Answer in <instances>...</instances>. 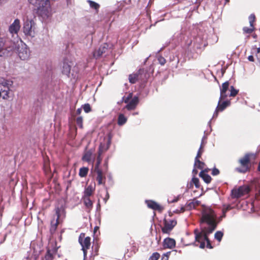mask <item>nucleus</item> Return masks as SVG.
<instances>
[{
	"instance_id": "nucleus-1",
	"label": "nucleus",
	"mask_w": 260,
	"mask_h": 260,
	"mask_svg": "<svg viewBox=\"0 0 260 260\" xmlns=\"http://www.w3.org/2000/svg\"><path fill=\"white\" fill-rule=\"evenodd\" d=\"M226 216V211L222 210V214L220 217H217L214 211L210 207H205L202 211L201 223H206L208 226L211 228L215 225L216 228L218 224Z\"/></svg>"
},
{
	"instance_id": "nucleus-2",
	"label": "nucleus",
	"mask_w": 260,
	"mask_h": 260,
	"mask_svg": "<svg viewBox=\"0 0 260 260\" xmlns=\"http://www.w3.org/2000/svg\"><path fill=\"white\" fill-rule=\"evenodd\" d=\"M215 229V225H213L211 228L201 226L200 231H199L198 229H194L193 233L196 241L198 242H200L201 240L206 241L207 243L206 247L208 248L212 249L213 246L208 237Z\"/></svg>"
},
{
	"instance_id": "nucleus-3",
	"label": "nucleus",
	"mask_w": 260,
	"mask_h": 260,
	"mask_svg": "<svg viewBox=\"0 0 260 260\" xmlns=\"http://www.w3.org/2000/svg\"><path fill=\"white\" fill-rule=\"evenodd\" d=\"M206 40L204 38L198 35L192 40L188 41L185 45V49L188 52L192 54L198 53L201 49L206 46Z\"/></svg>"
},
{
	"instance_id": "nucleus-4",
	"label": "nucleus",
	"mask_w": 260,
	"mask_h": 260,
	"mask_svg": "<svg viewBox=\"0 0 260 260\" xmlns=\"http://www.w3.org/2000/svg\"><path fill=\"white\" fill-rule=\"evenodd\" d=\"M35 7L37 13L42 16H48L50 8L49 0H28Z\"/></svg>"
},
{
	"instance_id": "nucleus-5",
	"label": "nucleus",
	"mask_w": 260,
	"mask_h": 260,
	"mask_svg": "<svg viewBox=\"0 0 260 260\" xmlns=\"http://www.w3.org/2000/svg\"><path fill=\"white\" fill-rule=\"evenodd\" d=\"M12 84V81L7 80H4L0 82V98L4 100H7L9 98L10 86Z\"/></svg>"
},
{
	"instance_id": "nucleus-6",
	"label": "nucleus",
	"mask_w": 260,
	"mask_h": 260,
	"mask_svg": "<svg viewBox=\"0 0 260 260\" xmlns=\"http://www.w3.org/2000/svg\"><path fill=\"white\" fill-rule=\"evenodd\" d=\"M72 62L69 61L67 58L63 60L62 64L61 67V72L63 75L67 76L68 78L71 77L73 79L76 78V73L75 74L74 71L71 72Z\"/></svg>"
},
{
	"instance_id": "nucleus-7",
	"label": "nucleus",
	"mask_w": 260,
	"mask_h": 260,
	"mask_svg": "<svg viewBox=\"0 0 260 260\" xmlns=\"http://www.w3.org/2000/svg\"><path fill=\"white\" fill-rule=\"evenodd\" d=\"M177 224V221L175 219L164 220V226L161 228V231L164 234H169L170 232Z\"/></svg>"
},
{
	"instance_id": "nucleus-8",
	"label": "nucleus",
	"mask_w": 260,
	"mask_h": 260,
	"mask_svg": "<svg viewBox=\"0 0 260 260\" xmlns=\"http://www.w3.org/2000/svg\"><path fill=\"white\" fill-rule=\"evenodd\" d=\"M83 237L84 236V234H81L79 237V243L81 245L82 248L89 249L91 245V238L90 237H86L83 240Z\"/></svg>"
},
{
	"instance_id": "nucleus-9",
	"label": "nucleus",
	"mask_w": 260,
	"mask_h": 260,
	"mask_svg": "<svg viewBox=\"0 0 260 260\" xmlns=\"http://www.w3.org/2000/svg\"><path fill=\"white\" fill-rule=\"evenodd\" d=\"M164 249H173L176 246V241L174 239L167 237L162 242Z\"/></svg>"
},
{
	"instance_id": "nucleus-10",
	"label": "nucleus",
	"mask_w": 260,
	"mask_h": 260,
	"mask_svg": "<svg viewBox=\"0 0 260 260\" xmlns=\"http://www.w3.org/2000/svg\"><path fill=\"white\" fill-rule=\"evenodd\" d=\"M109 47V45L107 43H104L101 45L99 49L93 52V56L98 58L100 57L104 53H106Z\"/></svg>"
},
{
	"instance_id": "nucleus-11",
	"label": "nucleus",
	"mask_w": 260,
	"mask_h": 260,
	"mask_svg": "<svg viewBox=\"0 0 260 260\" xmlns=\"http://www.w3.org/2000/svg\"><path fill=\"white\" fill-rule=\"evenodd\" d=\"M20 28V20L18 19H15L14 22L9 26V31L11 34H17Z\"/></svg>"
},
{
	"instance_id": "nucleus-12",
	"label": "nucleus",
	"mask_w": 260,
	"mask_h": 260,
	"mask_svg": "<svg viewBox=\"0 0 260 260\" xmlns=\"http://www.w3.org/2000/svg\"><path fill=\"white\" fill-rule=\"evenodd\" d=\"M32 21H26L24 22L23 29V32L26 36H33V31L32 30Z\"/></svg>"
},
{
	"instance_id": "nucleus-13",
	"label": "nucleus",
	"mask_w": 260,
	"mask_h": 260,
	"mask_svg": "<svg viewBox=\"0 0 260 260\" xmlns=\"http://www.w3.org/2000/svg\"><path fill=\"white\" fill-rule=\"evenodd\" d=\"M139 102V99L138 96H135L125 106V108L128 110H132L136 108L137 105Z\"/></svg>"
},
{
	"instance_id": "nucleus-14",
	"label": "nucleus",
	"mask_w": 260,
	"mask_h": 260,
	"mask_svg": "<svg viewBox=\"0 0 260 260\" xmlns=\"http://www.w3.org/2000/svg\"><path fill=\"white\" fill-rule=\"evenodd\" d=\"M147 207L154 210L161 211L163 208L156 202L153 200H145Z\"/></svg>"
},
{
	"instance_id": "nucleus-15",
	"label": "nucleus",
	"mask_w": 260,
	"mask_h": 260,
	"mask_svg": "<svg viewBox=\"0 0 260 260\" xmlns=\"http://www.w3.org/2000/svg\"><path fill=\"white\" fill-rule=\"evenodd\" d=\"M55 214L57 216L56 220L60 221L62 218L65 217L66 211L64 208L61 206L55 207Z\"/></svg>"
},
{
	"instance_id": "nucleus-16",
	"label": "nucleus",
	"mask_w": 260,
	"mask_h": 260,
	"mask_svg": "<svg viewBox=\"0 0 260 260\" xmlns=\"http://www.w3.org/2000/svg\"><path fill=\"white\" fill-rule=\"evenodd\" d=\"M103 147L102 146V144H101L99 147V151H98V156L97 157L96 159V162L95 165L94 167V171L95 172H98V171H102L100 168V166L102 162V158L101 157V155L102 153H103Z\"/></svg>"
},
{
	"instance_id": "nucleus-17",
	"label": "nucleus",
	"mask_w": 260,
	"mask_h": 260,
	"mask_svg": "<svg viewBox=\"0 0 260 260\" xmlns=\"http://www.w3.org/2000/svg\"><path fill=\"white\" fill-rule=\"evenodd\" d=\"M221 100H219L217 106L216 107V110H219V111L221 112L223 111L231 104V101L230 100H225L222 102Z\"/></svg>"
},
{
	"instance_id": "nucleus-18",
	"label": "nucleus",
	"mask_w": 260,
	"mask_h": 260,
	"mask_svg": "<svg viewBox=\"0 0 260 260\" xmlns=\"http://www.w3.org/2000/svg\"><path fill=\"white\" fill-rule=\"evenodd\" d=\"M206 170L201 171L199 173V176L206 183L209 184L211 182L212 178L209 174L206 173Z\"/></svg>"
},
{
	"instance_id": "nucleus-19",
	"label": "nucleus",
	"mask_w": 260,
	"mask_h": 260,
	"mask_svg": "<svg viewBox=\"0 0 260 260\" xmlns=\"http://www.w3.org/2000/svg\"><path fill=\"white\" fill-rule=\"evenodd\" d=\"M96 173L97 174L96 180L98 182V184L105 185L106 177L103 176V171H98Z\"/></svg>"
},
{
	"instance_id": "nucleus-20",
	"label": "nucleus",
	"mask_w": 260,
	"mask_h": 260,
	"mask_svg": "<svg viewBox=\"0 0 260 260\" xmlns=\"http://www.w3.org/2000/svg\"><path fill=\"white\" fill-rule=\"evenodd\" d=\"M252 154L247 153L244 157L239 160L240 163L243 167H248V164L250 162V156Z\"/></svg>"
},
{
	"instance_id": "nucleus-21",
	"label": "nucleus",
	"mask_w": 260,
	"mask_h": 260,
	"mask_svg": "<svg viewBox=\"0 0 260 260\" xmlns=\"http://www.w3.org/2000/svg\"><path fill=\"white\" fill-rule=\"evenodd\" d=\"M57 249L54 248L52 251L49 249H47L46 254L44 257L45 260H53V254L56 253Z\"/></svg>"
},
{
	"instance_id": "nucleus-22",
	"label": "nucleus",
	"mask_w": 260,
	"mask_h": 260,
	"mask_svg": "<svg viewBox=\"0 0 260 260\" xmlns=\"http://www.w3.org/2000/svg\"><path fill=\"white\" fill-rule=\"evenodd\" d=\"M94 188L91 185H88L87 187H86L84 191V195L83 197H89L92 195Z\"/></svg>"
},
{
	"instance_id": "nucleus-23",
	"label": "nucleus",
	"mask_w": 260,
	"mask_h": 260,
	"mask_svg": "<svg viewBox=\"0 0 260 260\" xmlns=\"http://www.w3.org/2000/svg\"><path fill=\"white\" fill-rule=\"evenodd\" d=\"M241 188H238L237 189H233L231 190V197L233 199H239L242 197L240 193Z\"/></svg>"
},
{
	"instance_id": "nucleus-24",
	"label": "nucleus",
	"mask_w": 260,
	"mask_h": 260,
	"mask_svg": "<svg viewBox=\"0 0 260 260\" xmlns=\"http://www.w3.org/2000/svg\"><path fill=\"white\" fill-rule=\"evenodd\" d=\"M127 121V118L123 114L120 113L118 116L117 124L119 126L124 125Z\"/></svg>"
},
{
	"instance_id": "nucleus-25",
	"label": "nucleus",
	"mask_w": 260,
	"mask_h": 260,
	"mask_svg": "<svg viewBox=\"0 0 260 260\" xmlns=\"http://www.w3.org/2000/svg\"><path fill=\"white\" fill-rule=\"evenodd\" d=\"M83 203L85 207L89 209H91L93 206L92 201L89 197H83Z\"/></svg>"
},
{
	"instance_id": "nucleus-26",
	"label": "nucleus",
	"mask_w": 260,
	"mask_h": 260,
	"mask_svg": "<svg viewBox=\"0 0 260 260\" xmlns=\"http://www.w3.org/2000/svg\"><path fill=\"white\" fill-rule=\"evenodd\" d=\"M92 155V152L91 150L86 151L82 157V159L83 161L89 162L91 160Z\"/></svg>"
},
{
	"instance_id": "nucleus-27",
	"label": "nucleus",
	"mask_w": 260,
	"mask_h": 260,
	"mask_svg": "<svg viewBox=\"0 0 260 260\" xmlns=\"http://www.w3.org/2000/svg\"><path fill=\"white\" fill-rule=\"evenodd\" d=\"M138 76H139V75H138V73H137L130 74L128 76L129 82L131 84L135 83L138 79Z\"/></svg>"
},
{
	"instance_id": "nucleus-28",
	"label": "nucleus",
	"mask_w": 260,
	"mask_h": 260,
	"mask_svg": "<svg viewBox=\"0 0 260 260\" xmlns=\"http://www.w3.org/2000/svg\"><path fill=\"white\" fill-rule=\"evenodd\" d=\"M89 169L88 167H83L79 170V175L81 177H85L87 176Z\"/></svg>"
},
{
	"instance_id": "nucleus-29",
	"label": "nucleus",
	"mask_w": 260,
	"mask_h": 260,
	"mask_svg": "<svg viewBox=\"0 0 260 260\" xmlns=\"http://www.w3.org/2000/svg\"><path fill=\"white\" fill-rule=\"evenodd\" d=\"M238 188H241L240 193L242 196L245 194L248 193L250 191V187L248 185H242L239 186Z\"/></svg>"
},
{
	"instance_id": "nucleus-30",
	"label": "nucleus",
	"mask_w": 260,
	"mask_h": 260,
	"mask_svg": "<svg viewBox=\"0 0 260 260\" xmlns=\"http://www.w3.org/2000/svg\"><path fill=\"white\" fill-rule=\"evenodd\" d=\"M204 165L205 163L200 160L199 158H195L194 164V167H197L199 169L202 170L203 169Z\"/></svg>"
},
{
	"instance_id": "nucleus-31",
	"label": "nucleus",
	"mask_w": 260,
	"mask_h": 260,
	"mask_svg": "<svg viewBox=\"0 0 260 260\" xmlns=\"http://www.w3.org/2000/svg\"><path fill=\"white\" fill-rule=\"evenodd\" d=\"M87 2L89 3V6L91 8L96 11H98L100 8V6L98 3L91 0H88Z\"/></svg>"
},
{
	"instance_id": "nucleus-32",
	"label": "nucleus",
	"mask_w": 260,
	"mask_h": 260,
	"mask_svg": "<svg viewBox=\"0 0 260 260\" xmlns=\"http://www.w3.org/2000/svg\"><path fill=\"white\" fill-rule=\"evenodd\" d=\"M223 236V233L222 231H218L214 234V238L218 241L220 242Z\"/></svg>"
},
{
	"instance_id": "nucleus-33",
	"label": "nucleus",
	"mask_w": 260,
	"mask_h": 260,
	"mask_svg": "<svg viewBox=\"0 0 260 260\" xmlns=\"http://www.w3.org/2000/svg\"><path fill=\"white\" fill-rule=\"evenodd\" d=\"M229 81H226L222 83L221 87L220 88V91H222V92L227 91L229 88Z\"/></svg>"
},
{
	"instance_id": "nucleus-34",
	"label": "nucleus",
	"mask_w": 260,
	"mask_h": 260,
	"mask_svg": "<svg viewBox=\"0 0 260 260\" xmlns=\"http://www.w3.org/2000/svg\"><path fill=\"white\" fill-rule=\"evenodd\" d=\"M191 180L192 183L195 186L196 188H199L200 187V180L198 178L193 176Z\"/></svg>"
},
{
	"instance_id": "nucleus-35",
	"label": "nucleus",
	"mask_w": 260,
	"mask_h": 260,
	"mask_svg": "<svg viewBox=\"0 0 260 260\" xmlns=\"http://www.w3.org/2000/svg\"><path fill=\"white\" fill-rule=\"evenodd\" d=\"M239 92V90L236 89L233 86L230 87V96L232 97L235 96Z\"/></svg>"
},
{
	"instance_id": "nucleus-36",
	"label": "nucleus",
	"mask_w": 260,
	"mask_h": 260,
	"mask_svg": "<svg viewBox=\"0 0 260 260\" xmlns=\"http://www.w3.org/2000/svg\"><path fill=\"white\" fill-rule=\"evenodd\" d=\"M59 221L56 220V222L54 224H53L52 221L51 222V225L50 229V232L51 234H53L55 232L57 229V226L58 224L59 223Z\"/></svg>"
},
{
	"instance_id": "nucleus-37",
	"label": "nucleus",
	"mask_w": 260,
	"mask_h": 260,
	"mask_svg": "<svg viewBox=\"0 0 260 260\" xmlns=\"http://www.w3.org/2000/svg\"><path fill=\"white\" fill-rule=\"evenodd\" d=\"M249 25L250 27L254 26V22L255 20V16L254 14H251L248 17Z\"/></svg>"
},
{
	"instance_id": "nucleus-38",
	"label": "nucleus",
	"mask_w": 260,
	"mask_h": 260,
	"mask_svg": "<svg viewBox=\"0 0 260 260\" xmlns=\"http://www.w3.org/2000/svg\"><path fill=\"white\" fill-rule=\"evenodd\" d=\"M254 29L255 28L254 26L250 27V28H248L247 27L245 26L243 27L242 30L243 31L244 34H250L254 31Z\"/></svg>"
},
{
	"instance_id": "nucleus-39",
	"label": "nucleus",
	"mask_w": 260,
	"mask_h": 260,
	"mask_svg": "<svg viewBox=\"0 0 260 260\" xmlns=\"http://www.w3.org/2000/svg\"><path fill=\"white\" fill-rule=\"evenodd\" d=\"M160 257V254L158 252H155L152 253V254L149 258V260H158Z\"/></svg>"
},
{
	"instance_id": "nucleus-40",
	"label": "nucleus",
	"mask_w": 260,
	"mask_h": 260,
	"mask_svg": "<svg viewBox=\"0 0 260 260\" xmlns=\"http://www.w3.org/2000/svg\"><path fill=\"white\" fill-rule=\"evenodd\" d=\"M83 109L84 112L86 113H89L91 110L90 105L88 103L85 104L84 105H83Z\"/></svg>"
},
{
	"instance_id": "nucleus-41",
	"label": "nucleus",
	"mask_w": 260,
	"mask_h": 260,
	"mask_svg": "<svg viewBox=\"0 0 260 260\" xmlns=\"http://www.w3.org/2000/svg\"><path fill=\"white\" fill-rule=\"evenodd\" d=\"M83 118L81 116L78 117L76 119V123L80 128H83Z\"/></svg>"
},
{
	"instance_id": "nucleus-42",
	"label": "nucleus",
	"mask_w": 260,
	"mask_h": 260,
	"mask_svg": "<svg viewBox=\"0 0 260 260\" xmlns=\"http://www.w3.org/2000/svg\"><path fill=\"white\" fill-rule=\"evenodd\" d=\"M171 251H168L162 254L161 260H168Z\"/></svg>"
},
{
	"instance_id": "nucleus-43",
	"label": "nucleus",
	"mask_w": 260,
	"mask_h": 260,
	"mask_svg": "<svg viewBox=\"0 0 260 260\" xmlns=\"http://www.w3.org/2000/svg\"><path fill=\"white\" fill-rule=\"evenodd\" d=\"M203 146H202V143H201L200 148L197 152V154L195 158H199L201 156L202 153L203 152V150H202Z\"/></svg>"
},
{
	"instance_id": "nucleus-44",
	"label": "nucleus",
	"mask_w": 260,
	"mask_h": 260,
	"mask_svg": "<svg viewBox=\"0 0 260 260\" xmlns=\"http://www.w3.org/2000/svg\"><path fill=\"white\" fill-rule=\"evenodd\" d=\"M92 251H94V256L97 255L98 254V251L99 249V246L98 244L93 245L92 247Z\"/></svg>"
},
{
	"instance_id": "nucleus-45",
	"label": "nucleus",
	"mask_w": 260,
	"mask_h": 260,
	"mask_svg": "<svg viewBox=\"0 0 260 260\" xmlns=\"http://www.w3.org/2000/svg\"><path fill=\"white\" fill-rule=\"evenodd\" d=\"M236 170H237L238 172H239L240 173H245L247 171H249L250 168H249V167H247V168L246 167H244V169H241V168H237L236 169Z\"/></svg>"
},
{
	"instance_id": "nucleus-46",
	"label": "nucleus",
	"mask_w": 260,
	"mask_h": 260,
	"mask_svg": "<svg viewBox=\"0 0 260 260\" xmlns=\"http://www.w3.org/2000/svg\"><path fill=\"white\" fill-rule=\"evenodd\" d=\"M157 60L159 64L161 66L164 65L166 62V59L161 56L158 57Z\"/></svg>"
},
{
	"instance_id": "nucleus-47",
	"label": "nucleus",
	"mask_w": 260,
	"mask_h": 260,
	"mask_svg": "<svg viewBox=\"0 0 260 260\" xmlns=\"http://www.w3.org/2000/svg\"><path fill=\"white\" fill-rule=\"evenodd\" d=\"M186 207L187 209L190 210L192 208H194L195 207L194 203L193 202H191L189 203L186 204Z\"/></svg>"
},
{
	"instance_id": "nucleus-48",
	"label": "nucleus",
	"mask_w": 260,
	"mask_h": 260,
	"mask_svg": "<svg viewBox=\"0 0 260 260\" xmlns=\"http://www.w3.org/2000/svg\"><path fill=\"white\" fill-rule=\"evenodd\" d=\"M220 173V171L219 170L217 169L216 168L214 167L212 170V175L213 176H216V175H218V174H219Z\"/></svg>"
},
{
	"instance_id": "nucleus-49",
	"label": "nucleus",
	"mask_w": 260,
	"mask_h": 260,
	"mask_svg": "<svg viewBox=\"0 0 260 260\" xmlns=\"http://www.w3.org/2000/svg\"><path fill=\"white\" fill-rule=\"evenodd\" d=\"M111 137L109 135L108 136V141L107 142V146L105 148V150H107L109 148L111 144Z\"/></svg>"
},
{
	"instance_id": "nucleus-50",
	"label": "nucleus",
	"mask_w": 260,
	"mask_h": 260,
	"mask_svg": "<svg viewBox=\"0 0 260 260\" xmlns=\"http://www.w3.org/2000/svg\"><path fill=\"white\" fill-rule=\"evenodd\" d=\"M193 186V184L192 183V180H191L190 182H188L187 184L185 192H187L188 189L192 188Z\"/></svg>"
},
{
	"instance_id": "nucleus-51",
	"label": "nucleus",
	"mask_w": 260,
	"mask_h": 260,
	"mask_svg": "<svg viewBox=\"0 0 260 260\" xmlns=\"http://www.w3.org/2000/svg\"><path fill=\"white\" fill-rule=\"evenodd\" d=\"M220 91V95L219 100H222V99H225L228 96V94H226L227 91H225V92H222V91Z\"/></svg>"
},
{
	"instance_id": "nucleus-52",
	"label": "nucleus",
	"mask_w": 260,
	"mask_h": 260,
	"mask_svg": "<svg viewBox=\"0 0 260 260\" xmlns=\"http://www.w3.org/2000/svg\"><path fill=\"white\" fill-rule=\"evenodd\" d=\"M132 98V93H130L126 98H125L124 102L125 103H128L129 99H131Z\"/></svg>"
},
{
	"instance_id": "nucleus-53",
	"label": "nucleus",
	"mask_w": 260,
	"mask_h": 260,
	"mask_svg": "<svg viewBox=\"0 0 260 260\" xmlns=\"http://www.w3.org/2000/svg\"><path fill=\"white\" fill-rule=\"evenodd\" d=\"M181 198V195H178L177 197L175 198L172 201H171V203H176L178 202L180 198Z\"/></svg>"
},
{
	"instance_id": "nucleus-54",
	"label": "nucleus",
	"mask_w": 260,
	"mask_h": 260,
	"mask_svg": "<svg viewBox=\"0 0 260 260\" xmlns=\"http://www.w3.org/2000/svg\"><path fill=\"white\" fill-rule=\"evenodd\" d=\"M109 197H110L109 194L108 192L107 191L106 196L104 198V201L105 202V203H106V202H107L108 200L109 199Z\"/></svg>"
},
{
	"instance_id": "nucleus-55",
	"label": "nucleus",
	"mask_w": 260,
	"mask_h": 260,
	"mask_svg": "<svg viewBox=\"0 0 260 260\" xmlns=\"http://www.w3.org/2000/svg\"><path fill=\"white\" fill-rule=\"evenodd\" d=\"M198 170L196 169V167H194V168L192 170V173L193 174V176H194L198 174Z\"/></svg>"
},
{
	"instance_id": "nucleus-56",
	"label": "nucleus",
	"mask_w": 260,
	"mask_h": 260,
	"mask_svg": "<svg viewBox=\"0 0 260 260\" xmlns=\"http://www.w3.org/2000/svg\"><path fill=\"white\" fill-rule=\"evenodd\" d=\"M205 246H206L205 243V242L203 241V242H201L199 247L201 249H204V248H205Z\"/></svg>"
},
{
	"instance_id": "nucleus-57",
	"label": "nucleus",
	"mask_w": 260,
	"mask_h": 260,
	"mask_svg": "<svg viewBox=\"0 0 260 260\" xmlns=\"http://www.w3.org/2000/svg\"><path fill=\"white\" fill-rule=\"evenodd\" d=\"M232 209V207L230 205H228L226 206L225 208L224 209H223L222 210L226 211V212L231 210Z\"/></svg>"
},
{
	"instance_id": "nucleus-58",
	"label": "nucleus",
	"mask_w": 260,
	"mask_h": 260,
	"mask_svg": "<svg viewBox=\"0 0 260 260\" xmlns=\"http://www.w3.org/2000/svg\"><path fill=\"white\" fill-rule=\"evenodd\" d=\"M107 177H108V178L109 180L112 182H113V179H112V174L111 173H109V174L108 175Z\"/></svg>"
},
{
	"instance_id": "nucleus-59",
	"label": "nucleus",
	"mask_w": 260,
	"mask_h": 260,
	"mask_svg": "<svg viewBox=\"0 0 260 260\" xmlns=\"http://www.w3.org/2000/svg\"><path fill=\"white\" fill-rule=\"evenodd\" d=\"M248 59L250 61H254V57L252 55L248 56Z\"/></svg>"
},
{
	"instance_id": "nucleus-60",
	"label": "nucleus",
	"mask_w": 260,
	"mask_h": 260,
	"mask_svg": "<svg viewBox=\"0 0 260 260\" xmlns=\"http://www.w3.org/2000/svg\"><path fill=\"white\" fill-rule=\"evenodd\" d=\"M169 43H166V45L163 46L157 52V53H159V52H160L161 50H162L166 46H167L168 45Z\"/></svg>"
},
{
	"instance_id": "nucleus-61",
	"label": "nucleus",
	"mask_w": 260,
	"mask_h": 260,
	"mask_svg": "<svg viewBox=\"0 0 260 260\" xmlns=\"http://www.w3.org/2000/svg\"><path fill=\"white\" fill-rule=\"evenodd\" d=\"M88 249H86V248H82V250L83 252V254H84V257H85L87 254V250Z\"/></svg>"
},
{
	"instance_id": "nucleus-62",
	"label": "nucleus",
	"mask_w": 260,
	"mask_h": 260,
	"mask_svg": "<svg viewBox=\"0 0 260 260\" xmlns=\"http://www.w3.org/2000/svg\"><path fill=\"white\" fill-rule=\"evenodd\" d=\"M104 167L106 168V170H108V160H106L104 162Z\"/></svg>"
},
{
	"instance_id": "nucleus-63",
	"label": "nucleus",
	"mask_w": 260,
	"mask_h": 260,
	"mask_svg": "<svg viewBox=\"0 0 260 260\" xmlns=\"http://www.w3.org/2000/svg\"><path fill=\"white\" fill-rule=\"evenodd\" d=\"M218 111H220L219 110H216V109H215V112H214V113L213 114V117H214V116L217 117V116Z\"/></svg>"
},
{
	"instance_id": "nucleus-64",
	"label": "nucleus",
	"mask_w": 260,
	"mask_h": 260,
	"mask_svg": "<svg viewBox=\"0 0 260 260\" xmlns=\"http://www.w3.org/2000/svg\"><path fill=\"white\" fill-rule=\"evenodd\" d=\"M101 209V205L100 203V201H99L98 203L97 204L96 206V210H99Z\"/></svg>"
}]
</instances>
